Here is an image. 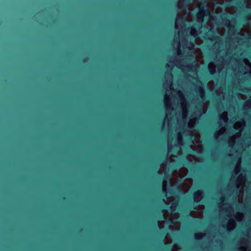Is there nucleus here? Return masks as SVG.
Returning <instances> with one entry per match:
<instances>
[{
    "instance_id": "nucleus-1",
    "label": "nucleus",
    "mask_w": 251,
    "mask_h": 251,
    "mask_svg": "<svg viewBox=\"0 0 251 251\" xmlns=\"http://www.w3.org/2000/svg\"><path fill=\"white\" fill-rule=\"evenodd\" d=\"M202 81L209 82L211 81L224 82H251V79H109V82H155V81Z\"/></svg>"
},
{
    "instance_id": "nucleus-2",
    "label": "nucleus",
    "mask_w": 251,
    "mask_h": 251,
    "mask_svg": "<svg viewBox=\"0 0 251 251\" xmlns=\"http://www.w3.org/2000/svg\"><path fill=\"white\" fill-rule=\"evenodd\" d=\"M204 15H210V11L206 6H201L199 7V13L197 14V17L201 22L203 21Z\"/></svg>"
},
{
    "instance_id": "nucleus-3",
    "label": "nucleus",
    "mask_w": 251,
    "mask_h": 251,
    "mask_svg": "<svg viewBox=\"0 0 251 251\" xmlns=\"http://www.w3.org/2000/svg\"><path fill=\"white\" fill-rule=\"evenodd\" d=\"M194 200L197 202H199L202 198V192L201 191L198 190L194 193Z\"/></svg>"
},
{
    "instance_id": "nucleus-4",
    "label": "nucleus",
    "mask_w": 251,
    "mask_h": 251,
    "mask_svg": "<svg viewBox=\"0 0 251 251\" xmlns=\"http://www.w3.org/2000/svg\"><path fill=\"white\" fill-rule=\"evenodd\" d=\"M230 24L228 25V28L230 31H233L235 30L236 28L234 24L235 23V19L234 18H232L230 21Z\"/></svg>"
},
{
    "instance_id": "nucleus-5",
    "label": "nucleus",
    "mask_w": 251,
    "mask_h": 251,
    "mask_svg": "<svg viewBox=\"0 0 251 251\" xmlns=\"http://www.w3.org/2000/svg\"><path fill=\"white\" fill-rule=\"evenodd\" d=\"M229 60H230V59L229 57L227 58H226L225 56H222V57H220L219 59H218L217 60V61L218 63L224 62L225 63H227L229 62Z\"/></svg>"
},
{
    "instance_id": "nucleus-6",
    "label": "nucleus",
    "mask_w": 251,
    "mask_h": 251,
    "mask_svg": "<svg viewBox=\"0 0 251 251\" xmlns=\"http://www.w3.org/2000/svg\"><path fill=\"white\" fill-rule=\"evenodd\" d=\"M245 3L246 0H239L235 2V4L237 7L241 8L242 7H244Z\"/></svg>"
},
{
    "instance_id": "nucleus-7",
    "label": "nucleus",
    "mask_w": 251,
    "mask_h": 251,
    "mask_svg": "<svg viewBox=\"0 0 251 251\" xmlns=\"http://www.w3.org/2000/svg\"><path fill=\"white\" fill-rule=\"evenodd\" d=\"M176 203H173L171 206L169 207L171 211H174L175 210V208H176Z\"/></svg>"
},
{
    "instance_id": "nucleus-8",
    "label": "nucleus",
    "mask_w": 251,
    "mask_h": 251,
    "mask_svg": "<svg viewBox=\"0 0 251 251\" xmlns=\"http://www.w3.org/2000/svg\"><path fill=\"white\" fill-rule=\"evenodd\" d=\"M191 35L193 36L194 37H196L197 35V31L194 29H192V31L191 32Z\"/></svg>"
},
{
    "instance_id": "nucleus-9",
    "label": "nucleus",
    "mask_w": 251,
    "mask_h": 251,
    "mask_svg": "<svg viewBox=\"0 0 251 251\" xmlns=\"http://www.w3.org/2000/svg\"><path fill=\"white\" fill-rule=\"evenodd\" d=\"M172 66L167 63L165 65V68L167 70H171L172 69Z\"/></svg>"
},
{
    "instance_id": "nucleus-10",
    "label": "nucleus",
    "mask_w": 251,
    "mask_h": 251,
    "mask_svg": "<svg viewBox=\"0 0 251 251\" xmlns=\"http://www.w3.org/2000/svg\"><path fill=\"white\" fill-rule=\"evenodd\" d=\"M158 218L160 220H162L164 218V215L161 212H159L158 213Z\"/></svg>"
},
{
    "instance_id": "nucleus-11",
    "label": "nucleus",
    "mask_w": 251,
    "mask_h": 251,
    "mask_svg": "<svg viewBox=\"0 0 251 251\" xmlns=\"http://www.w3.org/2000/svg\"><path fill=\"white\" fill-rule=\"evenodd\" d=\"M167 223L169 224H173L174 223V220L172 218H170L167 221Z\"/></svg>"
},
{
    "instance_id": "nucleus-12",
    "label": "nucleus",
    "mask_w": 251,
    "mask_h": 251,
    "mask_svg": "<svg viewBox=\"0 0 251 251\" xmlns=\"http://www.w3.org/2000/svg\"><path fill=\"white\" fill-rule=\"evenodd\" d=\"M221 19L225 22V25L227 27V25H226V24L228 22V20H227V19L225 16V17L224 18H222L221 17Z\"/></svg>"
},
{
    "instance_id": "nucleus-13",
    "label": "nucleus",
    "mask_w": 251,
    "mask_h": 251,
    "mask_svg": "<svg viewBox=\"0 0 251 251\" xmlns=\"http://www.w3.org/2000/svg\"><path fill=\"white\" fill-rule=\"evenodd\" d=\"M185 21V19L184 18H181L180 19H179L178 20V23L180 24H183Z\"/></svg>"
},
{
    "instance_id": "nucleus-14",
    "label": "nucleus",
    "mask_w": 251,
    "mask_h": 251,
    "mask_svg": "<svg viewBox=\"0 0 251 251\" xmlns=\"http://www.w3.org/2000/svg\"><path fill=\"white\" fill-rule=\"evenodd\" d=\"M183 165H184V164L181 161H179L177 163L178 167H181Z\"/></svg>"
},
{
    "instance_id": "nucleus-15",
    "label": "nucleus",
    "mask_w": 251,
    "mask_h": 251,
    "mask_svg": "<svg viewBox=\"0 0 251 251\" xmlns=\"http://www.w3.org/2000/svg\"><path fill=\"white\" fill-rule=\"evenodd\" d=\"M201 26H202L201 24L200 23V24L197 25L196 27L197 28H198L199 29H200L201 27Z\"/></svg>"
},
{
    "instance_id": "nucleus-16",
    "label": "nucleus",
    "mask_w": 251,
    "mask_h": 251,
    "mask_svg": "<svg viewBox=\"0 0 251 251\" xmlns=\"http://www.w3.org/2000/svg\"><path fill=\"white\" fill-rule=\"evenodd\" d=\"M169 192L170 194H173L174 190L172 189H169Z\"/></svg>"
},
{
    "instance_id": "nucleus-17",
    "label": "nucleus",
    "mask_w": 251,
    "mask_h": 251,
    "mask_svg": "<svg viewBox=\"0 0 251 251\" xmlns=\"http://www.w3.org/2000/svg\"><path fill=\"white\" fill-rule=\"evenodd\" d=\"M216 33V31H215L210 30V33H209V35H211V33H212V35H213V34H214V33Z\"/></svg>"
},
{
    "instance_id": "nucleus-18",
    "label": "nucleus",
    "mask_w": 251,
    "mask_h": 251,
    "mask_svg": "<svg viewBox=\"0 0 251 251\" xmlns=\"http://www.w3.org/2000/svg\"><path fill=\"white\" fill-rule=\"evenodd\" d=\"M162 190H163V192H166V190H167V189H166V188H164V187H163Z\"/></svg>"
},
{
    "instance_id": "nucleus-19",
    "label": "nucleus",
    "mask_w": 251,
    "mask_h": 251,
    "mask_svg": "<svg viewBox=\"0 0 251 251\" xmlns=\"http://www.w3.org/2000/svg\"><path fill=\"white\" fill-rule=\"evenodd\" d=\"M172 168H176V166H174V165H173V166H172Z\"/></svg>"
},
{
    "instance_id": "nucleus-20",
    "label": "nucleus",
    "mask_w": 251,
    "mask_h": 251,
    "mask_svg": "<svg viewBox=\"0 0 251 251\" xmlns=\"http://www.w3.org/2000/svg\"><path fill=\"white\" fill-rule=\"evenodd\" d=\"M155 226L156 228H157V226H158V225H157V224H155Z\"/></svg>"
},
{
    "instance_id": "nucleus-21",
    "label": "nucleus",
    "mask_w": 251,
    "mask_h": 251,
    "mask_svg": "<svg viewBox=\"0 0 251 251\" xmlns=\"http://www.w3.org/2000/svg\"><path fill=\"white\" fill-rule=\"evenodd\" d=\"M187 68H190V65H189L187 66Z\"/></svg>"
},
{
    "instance_id": "nucleus-22",
    "label": "nucleus",
    "mask_w": 251,
    "mask_h": 251,
    "mask_svg": "<svg viewBox=\"0 0 251 251\" xmlns=\"http://www.w3.org/2000/svg\"><path fill=\"white\" fill-rule=\"evenodd\" d=\"M182 61L183 62H184V59H182Z\"/></svg>"
}]
</instances>
